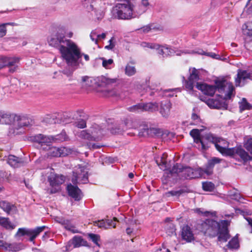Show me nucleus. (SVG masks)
Segmentation results:
<instances>
[{
  "label": "nucleus",
  "mask_w": 252,
  "mask_h": 252,
  "mask_svg": "<svg viewBox=\"0 0 252 252\" xmlns=\"http://www.w3.org/2000/svg\"><path fill=\"white\" fill-rule=\"evenodd\" d=\"M88 235L89 238L91 240L94 244L100 247L99 242L100 241V238L99 235L93 233H89Z\"/></svg>",
  "instance_id": "49"
},
{
  "label": "nucleus",
  "mask_w": 252,
  "mask_h": 252,
  "mask_svg": "<svg viewBox=\"0 0 252 252\" xmlns=\"http://www.w3.org/2000/svg\"><path fill=\"white\" fill-rule=\"evenodd\" d=\"M206 104L210 108L226 110L228 104L225 102L214 99H209L206 101Z\"/></svg>",
  "instance_id": "24"
},
{
  "label": "nucleus",
  "mask_w": 252,
  "mask_h": 252,
  "mask_svg": "<svg viewBox=\"0 0 252 252\" xmlns=\"http://www.w3.org/2000/svg\"><path fill=\"white\" fill-rule=\"evenodd\" d=\"M152 29H154V25L150 24L144 26L142 28L141 30L144 33H147Z\"/></svg>",
  "instance_id": "59"
},
{
  "label": "nucleus",
  "mask_w": 252,
  "mask_h": 252,
  "mask_svg": "<svg viewBox=\"0 0 252 252\" xmlns=\"http://www.w3.org/2000/svg\"><path fill=\"white\" fill-rule=\"evenodd\" d=\"M53 138V142H63L66 141L67 139V135L64 131H62L60 134L55 135V136H52Z\"/></svg>",
  "instance_id": "46"
},
{
  "label": "nucleus",
  "mask_w": 252,
  "mask_h": 252,
  "mask_svg": "<svg viewBox=\"0 0 252 252\" xmlns=\"http://www.w3.org/2000/svg\"><path fill=\"white\" fill-rule=\"evenodd\" d=\"M156 87H158L157 88H155L154 86L153 85H152L151 86H150L149 89V90H155V92L156 93H158V94H161V93H160V89H159L158 86V85L156 84Z\"/></svg>",
  "instance_id": "64"
},
{
  "label": "nucleus",
  "mask_w": 252,
  "mask_h": 252,
  "mask_svg": "<svg viewBox=\"0 0 252 252\" xmlns=\"http://www.w3.org/2000/svg\"><path fill=\"white\" fill-rule=\"evenodd\" d=\"M215 188V185L211 182H204L202 183V189L206 191H212Z\"/></svg>",
  "instance_id": "48"
},
{
  "label": "nucleus",
  "mask_w": 252,
  "mask_h": 252,
  "mask_svg": "<svg viewBox=\"0 0 252 252\" xmlns=\"http://www.w3.org/2000/svg\"><path fill=\"white\" fill-rule=\"evenodd\" d=\"M80 136L82 138L88 140L93 139L92 134L87 132L86 130H82L80 134Z\"/></svg>",
  "instance_id": "55"
},
{
  "label": "nucleus",
  "mask_w": 252,
  "mask_h": 252,
  "mask_svg": "<svg viewBox=\"0 0 252 252\" xmlns=\"http://www.w3.org/2000/svg\"><path fill=\"white\" fill-rule=\"evenodd\" d=\"M190 135L193 138L199 137L200 136V131L197 129H193L190 131Z\"/></svg>",
  "instance_id": "60"
},
{
  "label": "nucleus",
  "mask_w": 252,
  "mask_h": 252,
  "mask_svg": "<svg viewBox=\"0 0 252 252\" xmlns=\"http://www.w3.org/2000/svg\"><path fill=\"white\" fill-rule=\"evenodd\" d=\"M228 221L223 220L221 221V224L220 226L218 236V240L220 242H226L230 238V235L227 227Z\"/></svg>",
  "instance_id": "14"
},
{
  "label": "nucleus",
  "mask_w": 252,
  "mask_h": 252,
  "mask_svg": "<svg viewBox=\"0 0 252 252\" xmlns=\"http://www.w3.org/2000/svg\"><path fill=\"white\" fill-rule=\"evenodd\" d=\"M185 191L183 189L178 190H171L166 193V196L169 197L170 196H179Z\"/></svg>",
  "instance_id": "54"
},
{
  "label": "nucleus",
  "mask_w": 252,
  "mask_h": 252,
  "mask_svg": "<svg viewBox=\"0 0 252 252\" xmlns=\"http://www.w3.org/2000/svg\"><path fill=\"white\" fill-rule=\"evenodd\" d=\"M48 181L51 187L49 192L50 194H53L59 192L61 190L60 186L64 182L65 177L62 175L51 172L50 175L48 177Z\"/></svg>",
  "instance_id": "7"
},
{
  "label": "nucleus",
  "mask_w": 252,
  "mask_h": 252,
  "mask_svg": "<svg viewBox=\"0 0 252 252\" xmlns=\"http://www.w3.org/2000/svg\"><path fill=\"white\" fill-rule=\"evenodd\" d=\"M91 128V134L94 140L99 139L105 133L104 128L97 124H94Z\"/></svg>",
  "instance_id": "25"
},
{
  "label": "nucleus",
  "mask_w": 252,
  "mask_h": 252,
  "mask_svg": "<svg viewBox=\"0 0 252 252\" xmlns=\"http://www.w3.org/2000/svg\"><path fill=\"white\" fill-rule=\"evenodd\" d=\"M30 140L32 142L37 143L40 149L46 151L49 146L52 144L53 138L51 135H46L43 134H38L30 137Z\"/></svg>",
  "instance_id": "8"
},
{
  "label": "nucleus",
  "mask_w": 252,
  "mask_h": 252,
  "mask_svg": "<svg viewBox=\"0 0 252 252\" xmlns=\"http://www.w3.org/2000/svg\"><path fill=\"white\" fill-rule=\"evenodd\" d=\"M0 207L7 214H9L11 211L15 209V206L6 201H0Z\"/></svg>",
  "instance_id": "34"
},
{
  "label": "nucleus",
  "mask_w": 252,
  "mask_h": 252,
  "mask_svg": "<svg viewBox=\"0 0 252 252\" xmlns=\"http://www.w3.org/2000/svg\"><path fill=\"white\" fill-rule=\"evenodd\" d=\"M141 46L145 50H147L148 49L156 50L158 54L162 55L163 57H164L165 46H160L159 45L154 43L147 42H142L141 43Z\"/></svg>",
  "instance_id": "22"
},
{
  "label": "nucleus",
  "mask_w": 252,
  "mask_h": 252,
  "mask_svg": "<svg viewBox=\"0 0 252 252\" xmlns=\"http://www.w3.org/2000/svg\"><path fill=\"white\" fill-rule=\"evenodd\" d=\"M164 57L168 56H173L175 53L174 50L171 48L165 47Z\"/></svg>",
  "instance_id": "56"
},
{
  "label": "nucleus",
  "mask_w": 252,
  "mask_h": 252,
  "mask_svg": "<svg viewBox=\"0 0 252 252\" xmlns=\"http://www.w3.org/2000/svg\"><path fill=\"white\" fill-rule=\"evenodd\" d=\"M95 15L97 20H100L103 17L104 14L101 10H98L95 12Z\"/></svg>",
  "instance_id": "62"
},
{
  "label": "nucleus",
  "mask_w": 252,
  "mask_h": 252,
  "mask_svg": "<svg viewBox=\"0 0 252 252\" xmlns=\"http://www.w3.org/2000/svg\"><path fill=\"white\" fill-rule=\"evenodd\" d=\"M221 159L216 157H214L208 161L206 168L203 169V176L204 174L210 175L213 172V168L215 164L220 162Z\"/></svg>",
  "instance_id": "23"
},
{
  "label": "nucleus",
  "mask_w": 252,
  "mask_h": 252,
  "mask_svg": "<svg viewBox=\"0 0 252 252\" xmlns=\"http://www.w3.org/2000/svg\"><path fill=\"white\" fill-rule=\"evenodd\" d=\"M132 63H127L125 67V73L128 76L134 75L136 72V69L134 66L131 65Z\"/></svg>",
  "instance_id": "40"
},
{
  "label": "nucleus",
  "mask_w": 252,
  "mask_h": 252,
  "mask_svg": "<svg viewBox=\"0 0 252 252\" xmlns=\"http://www.w3.org/2000/svg\"><path fill=\"white\" fill-rule=\"evenodd\" d=\"M121 125L125 128V130L128 128H135L133 120L131 118H126L121 123Z\"/></svg>",
  "instance_id": "44"
},
{
  "label": "nucleus",
  "mask_w": 252,
  "mask_h": 252,
  "mask_svg": "<svg viewBox=\"0 0 252 252\" xmlns=\"http://www.w3.org/2000/svg\"><path fill=\"white\" fill-rule=\"evenodd\" d=\"M246 149L252 154V138L249 139L245 144Z\"/></svg>",
  "instance_id": "57"
},
{
  "label": "nucleus",
  "mask_w": 252,
  "mask_h": 252,
  "mask_svg": "<svg viewBox=\"0 0 252 252\" xmlns=\"http://www.w3.org/2000/svg\"><path fill=\"white\" fill-rule=\"evenodd\" d=\"M90 38L96 44H97V32L96 30L93 31L90 35Z\"/></svg>",
  "instance_id": "58"
},
{
  "label": "nucleus",
  "mask_w": 252,
  "mask_h": 252,
  "mask_svg": "<svg viewBox=\"0 0 252 252\" xmlns=\"http://www.w3.org/2000/svg\"><path fill=\"white\" fill-rule=\"evenodd\" d=\"M207 141L214 144L217 150L223 156H229L231 152V148H228L229 143L224 139L218 137L212 133L205 134Z\"/></svg>",
  "instance_id": "5"
},
{
  "label": "nucleus",
  "mask_w": 252,
  "mask_h": 252,
  "mask_svg": "<svg viewBox=\"0 0 252 252\" xmlns=\"http://www.w3.org/2000/svg\"><path fill=\"white\" fill-rule=\"evenodd\" d=\"M62 115H48L43 119V121L48 124H64V122L62 120Z\"/></svg>",
  "instance_id": "28"
},
{
  "label": "nucleus",
  "mask_w": 252,
  "mask_h": 252,
  "mask_svg": "<svg viewBox=\"0 0 252 252\" xmlns=\"http://www.w3.org/2000/svg\"><path fill=\"white\" fill-rule=\"evenodd\" d=\"M66 29L64 27H58L48 39L50 46L60 50L62 56L68 65L76 66L81 58L80 51L72 40L65 38Z\"/></svg>",
  "instance_id": "1"
},
{
  "label": "nucleus",
  "mask_w": 252,
  "mask_h": 252,
  "mask_svg": "<svg viewBox=\"0 0 252 252\" xmlns=\"http://www.w3.org/2000/svg\"><path fill=\"white\" fill-rule=\"evenodd\" d=\"M71 243L74 248H78L81 246H86L87 242L84 240L81 236H75L71 240Z\"/></svg>",
  "instance_id": "30"
},
{
  "label": "nucleus",
  "mask_w": 252,
  "mask_h": 252,
  "mask_svg": "<svg viewBox=\"0 0 252 252\" xmlns=\"http://www.w3.org/2000/svg\"><path fill=\"white\" fill-rule=\"evenodd\" d=\"M112 222L113 220H102L94 221V225L97 226L98 227L107 229L110 227V225H112Z\"/></svg>",
  "instance_id": "31"
},
{
  "label": "nucleus",
  "mask_w": 252,
  "mask_h": 252,
  "mask_svg": "<svg viewBox=\"0 0 252 252\" xmlns=\"http://www.w3.org/2000/svg\"><path fill=\"white\" fill-rule=\"evenodd\" d=\"M228 196L232 199L240 201V199L241 198V196L240 193L238 192V191L235 189H233L231 190H230L228 192Z\"/></svg>",
  "instance_id": "47"
},
{
  "label": "nucleus",
  "mask_w": 252,
  "mask_h": 252,
  "mask_svg": "<svg viewBox=\"0 0 252 252\" xmlns=\"http://www.w3.org/2000/svg\"><path fill=\"white\" fill-rule=\"evenodd\" d=\"M231 152L229 156H232L237 158L239 157L244 162L252 159V157L241 147H235L231 148Z\"/></svg>",
  "instance_id": "16"
},
{
  "label": "nucleus",
  "mask_w": 252,
  "mask_h": 252,
  "mask_svg": "<svg viewBox=\"0 0 252 252\" xmlns=\"http://www.w3.org/2000/svg\"><path fill=\"white\" fill-rule=\"evenodd\" d=\"M0 225L7 229H13L15 226L9 220V219L0 217Z\"/></svg>",
  "instance_id": "36"
},
{
  "label": "nucleus",
  "mask_w": 252,
  "mask_h": 252,
  "mask_svg": "<svg viewBox=\"0 0 252 252\" xmlns=\"http://www.w3.org/2000/svg\"><path fill=\"white\" fill-rule=\"evenodd\" d=\"M102 65L106 69H110L112 67L113 63V60L111 59L106 60L104 58H102Z\"/></svg>",
  "instance_id": "50"
},
{
  "label": "nucleus",
  "mask_w": 252,
  "mask_h": 252,
  "mask_svg": "<svg viewBox=\"0 0 252 252\" xmlns=\"http://www.w3.org/2000/svg\"><path fill=\"white\" fill-rule=\"evenodd\" d=\"M143 111H148L153 112L157 111L158 109V104L156 102H149L146 103H142Z\"/></svg>",
  "instance_id": "33"
},
{
  "label": "nucleus",
  "mask_w": 252,
  "mask_h": 252,
  "mask_svg": "<svg viewBox=\"0 0 252 252\" xmlns=\"http://www.w3.org/2000/svg\"><path fill=\"white\" fill-rule=\"evenodd\" d=\"M242 31L244 35L247 36L245 40V46L246 48H249V38L252 41V22H248L242 27Z\"/></svg>",
  "instance_id": "21"
},
{
  "label": "nucleus",
  "mask_w": 252,
  "mask_h": 252,
  "mask_svg": "<svg viewBox=\"0 0 252 252\" xmlns=\"http://www.w3.org/2000/svg\"><path fill=\"white\" fill-rule=\"evenodd\" d=\"M21 244L17 243H5L4 245V249L6 250L11 251V252H17L19 251L21 249Z\"/></svg>",
  "instance_id": "35"
},
{
  "label": "nucleus",
  "mask_w": 252,
  "mask_h": 252,
  "mask_svg": "<svg viewBox=\"0 0 252 252\" xmlns=\"http://www.w3.org/2000/svg\"><path fill=\"white\" fill-rule=\"evenodd\" d=\"M55 220L57 222L63 226L67 230L73 233H79V231L72 223L71 220H67L62 217H57Z\"/></svg>",
  "instance_id": "19"
},
{
  "label": "nucleus",
  "mask_w": 252,
  "mask_h": 252,
  "mask_svg": "<svg viewBox=\"0 0 252 252\" xmlns=\"http://www.w3.org/2000/svg\"><path fill=\"white\" fill-rule=\"evenodd\" d=\"M145 8L140 9L135 5L134 0H125L122 3H118L111 11L114 18L128 20L138 17L146 11Z\"/></svg>",
  "instance_id": "2"
},
{
  "label": "nucleus",
  "mask_w": 252,
  "mask_h": 252,
  "mask_svg": "<svg viewBox=\"0 0 252 252\" xmlns=\"http://www.w3.org/2000/svg\"><path fill=\"white\" fill-rule=\"evenodd\" d=\"M128 110L133 112L143 111L142 103L131 106L128 108Z\"/></svg>",
  "instance_id": "51"
},
{
  "label": "nucleus",
  "mask_w": 252,
  "mask_h": 252,
  "mask_svg": "<svg viewBox=\"0 0 252 252\" xmlns=\"http://www.w3.org/2000/svg\"><path fill=\"white\" fill-rule=\"evenodd\" d=\"M203 169H193L190 167H184L182 170L181 177L186 179H191L203 176Z\"/></svg>",
  "instance_id": "12"
},
{
  "label": "nucleus",
  "mask_w": 252,
  "mask_h": 252,
  "mask_svg": "<svg viewBox=\"0 0 252 252\" xmlns=\"http://www.w3.org/2000/svg\"><path fill=\"white\" fill-rule=\"evenodd\" d=\"M49 149L45 151H47V155L48 157H64L67 155V150L65 147H56L52 146L51 144L49 146Z\"/></svg>",
  "instance_id": "18"
},
{
  "label": "nucleus",
  "mask_w": 252,
  "mask_h": 252,
  "mask_svg": "<svg viewBox=\"0 0 252 252\" xmlns=\"http://www.w3.org/2000/svg\"><path fill=\"white\" fill-rule=\"evenodd\" d=\"M109 129L112 134H120L125 130V128L121 125V123L115 125Z\"/></svg>",
  "instance_id": "42"
},
{
  "label": "nucleus",
  "mask_w": 252,
  "mask_h": 252,
  "mask_svg": "<svg viewBox=\"0 0 252 252\" xmlns=\"http://www.w3.org/2000/svg\"><path fill=\"white\" fill-rule=\"evenodd\" d=\"M144 132L150 137L158 136L160 134L159 129L153 127L145 129Z\"/></svg>",
  "instance_id": "38"
},
{
  "label": "nucleus",
  "mask_w": 252,
  "mask_h": 252,
  "mask_svg": "<svg viewBox=\"0 0 252 252\" xmlns=\"http://www.w3.org/2000/svg\"><path fill=\"white\" fill-rule=\"evenodd\" d=\"M220 222L213 219H206L197 224V228L204 235L210 237L217 236L219 230Z\"/></svg>",
  "instance_id": "4"
},
{
  "label": "nucleus",
  "mask_w": 252,
  "mask_h": 252,
  "mask_svg": "<svg viewBox=\"0 0 252 252\" xmlns=\"http://www.w3.org/2000/svg\"><path fill=\"white\" fill-rule=\"evenodd\" d=\"M247 79L252 80V71L238 69L237 77L235 79V85L239 87L243 86Z\"/></svg>",
  "instance_id": "13"
},
{
  "label": "nucleus",
  "mask_w": 252,
  "mask_h": 252,
  "mask_svg": "<svg viewBox=\"0 0 252 252\" xmlns=\"http://www.w3.org/2000/svg\"><path fill=\"white\" fill-rule=\"evenodd\" d=\"M227 246L229 249H236L239 247V241L237 236L231 239L227 244Z\"/></svg>",
  "instance_id": "43"
},
{
  "label": "nucleus",
  "mask_w": 252,
  "mask_h": 252,
  "mask_svg": "<svg viewBox=\"0 0 252 252\" xmlns=\"http://www.w3.org/2000/svg\"><path fill=\"white\" fill-rule=\"evenodd\" d=\"M7 162L14 168L20 167L24 164V161L21 158L13 155H9L7 159Z\"/></svg>",
  "instance_id": "29"
},
{
  "label": "nucleus",
  "mask_w": 252,
  "mask_h": 252,
  "mask_svg": "<svg viewBox=\"0 0 252 252\" xmlns=\"http://www.w3.org/2000/svg\"><path fill=\"white\" fill-rule=\"evenodd\" d=\"M205 136V135L202 138L200 137V136L199 137L193 138L194 141L196 143H200L201 144L202 149L203 150H206L209 147L208 143H206L205 141V140H206Z\"/></svg>",
  "instance_id": "45"
},
{
  "label": "nucleus",
  "mask_w": 252,
  "mask_h": 252,
  "mask_svg": "<svg viewBox=\"0 0 252 252\" xmlns=\"http://www.w3.org/2000/svg\"><path fill=\"white\" fill-rule=\"evenodd\" d=\"M71 182L74 185L86 184L89 182L88 171L86 167L78 165L73 171Z\"/></svg>",
  "instance_id": "6"
},
{
  "label": "nucleus",
  "mask_w": 252,
  "mask_h": 252,
  "mask_svg": "<svg viewBox=\"0 0 252 252\" xmlns=\"http://www.w3.org/2000/svg\"><path fill=\"white\" fill-rule=\"evenodd\" d=\"M196 88L205 94L210 96H213L218 90L220 93L224 94L222 96L224 100L229 99L234 95V87L232 83L226 80L217 81L215 85L197 83Z\"/></svg>",
  "instance_id": "3"
},
{
  "label": "nucleus",
  "mask_w": 252,
  "mask_h": 252,
  "mask_svg": "<svg viewBox=\"0 0 252 252\" xmlns=\"http://www.w3.org/2000/svg\"><path fill=\"white\" fill-rule=\"evenodd\" d=\"M182 238L188 242H190L194 240V234L190 227L185 225L182 229Z\"/></svg>",
  "instance_id": "26"
},
{
  "label": "nucleus",
  "mask_w": 252,
  "mask_h": 252,
  "mask_svg": "<svg viewBox=\"0 0 252 252\" xmlns=\"http://www.w3.org/2000/svg\"><path fill=\"white\" fill-rule=\"evenodd\" d=\"M149 4V3L148 2V0H142V5H139L138 7L140 9L141 8H145L146 9L147 6H148Z\"/></svg>",
  "instance_id": "63"
},
{
  "label": "nucleus",
  "mask_w": 252,
  "mask_h": 252,
  "mask_svg": "<svg viewBox=\"0 0 252 252\" xmlns=\"http://www.w3.org/2000/svg\"><path fill=\"white\" fill-rule=\"evenodd\" d=\"M183 166L180 164L176 163L175 164L172 169L169 170L170 173L171 174H177L179 176L181 177L182 170L184 169Z\"/></svg>",
  "instance_id": "39"
},
{
  "label": "nucleus",
  "mask_w": 252,
  "mask_h": 252,
  "mask_svg": "<svg viewBox=\"0 0 252 252\" xmlns=\"http://www.w3.org/2000/svg\"><path fill=\"white\" fill-rule=\"evenodd\" d=\"M10 117V113L0 110V124L9 125L10 124V121L9 118Z\"/></svg>",
  "instance_id": "32"
},
{
  "label": "nucleus",
  "mask_w": 252,
  "mask_h": 252,
  "mask_svg": "<svg viewBox=\"0 0 252 252\" xmlns=\"http://www.w3.org/2000/svg\"><path fill=\"white\" fill-rule=\"evenodd\" d=\"M191 53H198L199 54H201V55H206L207 56H209V57H211L214 59H218L219 58L218 57H219V56L214 53H212V52H209V53H206L205 52H204L202 50H199V51H192L191 52Z\"/></svg>",
  "instance_id": "52"
},
{
  "label": "nucleus",
  "mask_w": 252,
  "mask_h": 252,
  "mask_svg": "<svg viewBox=\"0 0 252 252\" xmlns=\"http://www.w3.org/2000/svg\"><path fill=\"white\" fill-rule=\"evenodd\" d=\"M19 61L20 58L18 57H2V59L0 60V62H3V63L0 64V68H3L6 66L12 67L9 69V71L11 73H13L15 71L16 68L17 67V66L15 65V64L18 63Z\"/></svg>",
  "instance_id": "17"
},
{
  "label": "nucleus",
  "mask_w": 252,
  "mask_h": 252,
  "mask_svg": "<svg viewBox=\"0 0 252 252\" xmlns=\"http://www.w3.org/2000/svg\"><path fill=\"white\" fill-rule=\"evenodd\" d=\"M83 82H86V85L88 86H92V83L94 82L96 84V85L100 87H103L107 85L113 84L116 82V79H112L108 78L104 76L98 77L95 79L88 76H84L82 78Z\"/></svg>",
  "instance_id": "9"
},
{
  "label": "nucleus",
  "mask_w": 252,
  "mask_h": 252,
  "mask_svg": "<svg viewBox=\"0 0 252 252\" xmlns=\"http://www.w3.org/2000/svg\"><path fill=\"white\" fill-rule=\"evenodd\" d=\"M171 103L168 100H163L160 102L159 112L164 117H167L170 114Z\"/></svg>",
  "instance_id": "27"
},
{
  "label": "nucleus",
  "mask_w": 252,
  "mask_h": 252,
  "mask_svg": "<svg viewBox=\"0 0 252 252\" xmlns=\"http://www.w3.org/2000/svg\"><path fill=\"white\" fill-rule=\"evenodd\" d=\"M73 125L75 127L79 128H84L86 126V122L84 120L80 119L74 122Z\"/></svg>",
  "instance_id": "53"
},
{
  "label": "nucleus",
  "mask_w": 252,
  "mask_h": 252,
  "mask_svg": "<svg viewBox=\"0 0 252 252\" xmlns=\"http://www.w3.org/2000/svg\"><path fill=\"white\" fill-rule=\"evenodd\" d=\"M190 75L188 80L185 81V86L190 92L192 91L194 84L199 80L198 71L195 68L190 69Z\"/></svg>",
  "instance_id": "15"
},
{
  "label": "nucleus",
  "mask_w": 252,
  "mask_h": 252,
  "mask_svg": "<svg viewBox=\"0 0 252 252\" xmlns=\"http://www.w3.org/2000/svg\"><path fill=\"white\" fill-rule=\"evenodd\" d=\"M239 109L241 112L246 110H251L252 108V106L251 104L248 102L245 98H243L241 101L239 103Z\"/></svg>",
  "instance_id": "37"
},
{
  "label": "nucleus",
  "mask_w": 252,
  "mask_h": 252,
  "mask_svg": "<svg viewBox=\"0 0 252 252\" xmlns=\"http://www.w3.org/2000/svg\"><path fill=\"white\" fill-rule=\"evenodd\" d=\"M166 155L163 154L162 157L160 159H156V161L157 164L159 166L160 168L163 170H166Z\"/></svg>",
  "instance_id": "41"
},
{
  "label": "nucleus",
  "mask_w": 252,
  "mask_h": 252,
  "mask_svg": "<svg viewBox=\"0 0 252 252\" xmlns=\"http://www.w3.org/2000/svg\"><path fill=\"white\" fill-rule=\"evenodd\" d=\"M66 189L69 195L75 200L79 201L82 198L83 195L81 190L76 185L74 186L71 184H69L67 185Z\"/></svg>",
  "instance_id": "20"
},
{
  "label": "nucleus",
  "mask_w": 252,
  "mask_h": 252,
  "mask_svg": "<svg viewBox=\"0 0 252 252\" xmlns=\"http://www.w3.org/2000/svg\"><path fill=\"white\" fill-rule=\"evenodd\" d=\"M6 29L3 24L0 25V37H2L6 35Z\"/></svg>",
  "instance_id": "61"
},
{
  "label": "nucleus",
  "mask_w": 252,
  "mask_h": 252,
  "mask_svg": "<svg viewBox=\"0 0 252 252\" xmlns=\"http://www.w3.org/2000/svg\"><path fill=\"white\" fill-rule=\"evenodd\" d=\"M45 226H42L37 227L34 229L20 228H19L16 235L19 236L27 235L30 237L29 240L31 242H33L35 238L45 229Z\"/></svg>",
  "instance_id": "10"
},
{
  "label": "nucleus",
  "mask_w": 252,
  "mask_h": 252,
  "mask_svg": "<svg viewBox=\"0 0 252 252\" xmlns=\"http://www.w3.org/2000/svg\"><path fill=\"white\" fill-rule=\"evenodd\" d=\"M9 119L10 121V124L14 123L15 125L19 128L28 127L31 125L32 122V120L26 116H20L10 113Z\"/></svg>",
  "instance_id": "11"
}]
</instances>
